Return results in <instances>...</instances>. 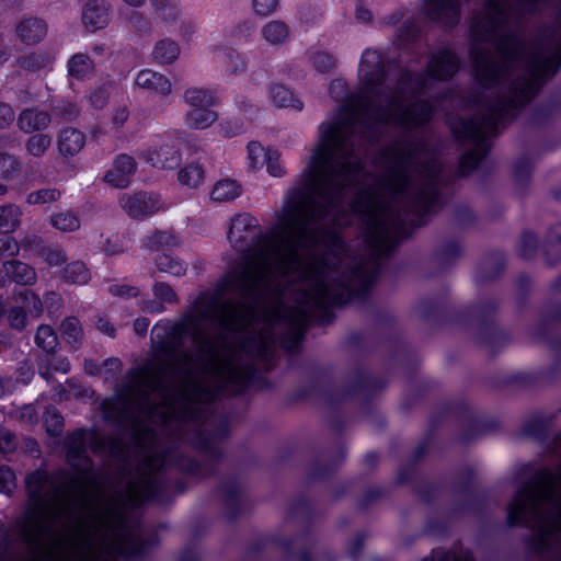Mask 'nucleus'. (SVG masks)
<instances>
[{"label":"nucleus","mask_w":561,"mask_h":561,"mask_svg":"<svg viewBox=\"0 0 561 561\" xmlns=\"http://www.w3.org/2000/svg\"><path fill=\"white\" fill-rule=\"evenodd\" d=\"M449 407H451V401L443 402L437 409V411L430 415L426 430L421 439L425 440L431 445L434 444L438 431L446 421V419L453 417V412L450 409H448Z\"/></svg>","instance_id":"de8ad7c7"},{"label":"nucleus","mask_w":561,"mask_h":561,"mask_svg":"<svg viewBox=\"0 0 561 561\" xmlns=\"http://www.w3.org/2000/svg\"><path fill=\"white\" fill-rule=\"evenodd\" d=\"M61 277L66 283L84 285L90 280L91 274L82 261H73L64 267Z\"/></svg>","instance_id":"0e129e2a"},{"label":"nucleus","mask_w":561,"mask_h":561,"mask_svg":"<svg viewBox=\"0 0 561 561\" xmlns=\"http://www.w3.org/2000/svg\"><path fill=\"white\" fill-rule=\"evenodd\" d=\"M34 342L36 346L47 354L54 355L58 345V335L56 331L47 324H42L37 328Z\"/></svg>","instance_id":"680f3d73"},{"label":"nucleus","mask_w":561,"mask_h":561,"mask_svg":"<svg viewBox=\"0 0 561 561\" xmlns=\"http://www.w3.org/2000/svg\"><path fill=\"white\" fill-rule=\"evenodd\" d=\"M154 264L161 273L175 277L184 276L187 271V265L183 260L167 252L159 253L154 259Z\"/></svg>","instance_id":"5fc2aeb1"},{"label":"nucleus","mask_w":561,"mask_h":561,"mask_svg":"<svg viewBox=\"0 0 561 561\" xmlns=\"http://www.w3.org/2000/svg\"><path fill=\"white\" fill-rule=\"evenodd\" d=\"M135 83L139 88L159 93L161 95L170 94L172 87L170 80L164 75L154 72L150 69H144L139 71Z\"/></svg>","instance_id":"e433bc0d"},{"label":"nucleus","mask_w":561,"mask_h":561,"mask_svg":"<svg viewBox=\"0 0 561 561\" xmlns=\"http://www.w3.org/2000/svg\"><path fill=\"white\" fill-rule=\"evenodd\" d=\"M534 169V162L527 156H523L514 162L513 181L517 188L525 192L529 188Z\"/></svg>","instance_id":"3c124183"},{"label":"nucleus","mask_w":561,"mask_h":561,"mask_svg":"<svg viewBox=\"0 0 561 561\" xmlns=\"http://www.w3.org/2000/svg\"><path fill=\"white\" fill-rule=\"evenodd\" d=\"M103 419L118 427H130L137 430L133 434L134 443L144 442L154 436L153 428L145 426L135 419L126 401L119 398L105 400L102 403Z\"/></svg>","instance_id":"4468645a"},{"label":"nucleus","mask_w":561,"mask_h":561,"mask_svg":"<svg viewBox=\"0 0 561 561\" xmlns=\"http://www.w3.org/2000/svg\"><path fill=\"white\" fill-rule=\"evenodd\" d=\"M518 474H530V478L516 490L513 501L507 505L506 525L510 528L527 526V516L535 504L538 491L557 480L561 481V467L556 474L548 467L535 470L534 465L527 462L519 469Z\"/></svg>","instance_id":"6e6552de"},{"label":"nucleus","mask_w":561,"mask_h":561,"mask_svg":"<svg viewBox=\"0 0 561 561\" xmlns=\"http://www.w3.org/2000/svg\"><path fill=\"white\" fill-rule=\"evenodd\" d=\"M422 13L430 22L455 27L460 21L461 4L459 0H423Z\"/></svg>","instance_id":"a211bd4d"},{"label":"nucleus","mask_w":561,"mask_h":561,"mask_svg":"<svg viewBox=\"0 0 561 561\" xmlns=\"http://www.w3.org/2000/svg\"><path fill=\"white\" fill-rule=\"evenodd\" d=\"M537 387L549 386L561 378V358H556L549 366L534 369Z\"/></svg>","instance_id":"774afa93"},{"label":"nucleus","mask_w":561,"mask_h":561,"mask_svg":"<svg viewBox=\"0 0 561 561\" xmlns=\"http://www.w3.org/2000/svg\"><path fill=\"white\" fill-rule=\"evenodd\" d=\"M47 23L39 18H24L16 27L15 33L19 39L26 46H33L44 39L47 34Z\"/></svg>","instance_id":"c756f323"},{"label":"nucleus","mask_w":561,"mask_h":561,"mask_svg":"<svg viewBox=\"0 0 561 561\" xmlns=\"http://www.w3.org/2000/svg\"><path fill=\"white\" fill-rule=\"evenodd\" d=\"M242 193L241 185L234 180L218 181L211 190L210 197L216 202L232 201L239 197Z\"/></svg>","instance_id":"bf43d9fd"},{"label":"nucleus","mask_w":561,"mask_h":561,"mask_svg":"<svg viewBox=\"0 0 561 561\" xmlns=\"http://www.w3.org/2000/svg\"><path fill=\"white\" fill-rule=\"evenodd\" d=\"M270 94L277 107H291L296 111L304 108V103L284 84H273Z\"/></svg>","instance_id":"864d4df0"},{"label":"nucleus","mask_w":561,"mask_h":561,"mask_svg":"<svg viewBox=\"0 0 561 561\" xmlns=\"http://www.w3.org/2000/svg\"><path fill=\"white\" fill-rule=\"evenodd\" d=\"M15 61L21 69L28 72H36L47 68L53 62V58L49 53L37 50L19 56Z\"/></svg>","instance_id":"603ef678"},{"label":"nucleus","mask_w":561,"mask_h":561,"mask_svg":"<svg viewBox=\"0 0 561 561\" xmlns=\"http://www.w3.org/2000/svg\"><path fill=\"white\" fill-rule=\"evenodd\" d=\"M496 387L513 390H526L537 387L535 371L533 369L505 374L497 379Z\"/></svg>","instance_id":"37998d69"},{"label":"nucleus","mask_w":561,"mask_h":561,"mask_svg":"<svg viewBox=\"0 0 561 561\" xmlns=\"http://www.w3.org/2000/svg\"><path fill=\"white\" fill-rule=\"evenodd\" d=\"M216 491L222 495L225 516L236 523L242 515L241 489L236 480L220 482Z\"/></svg>","instance_id":"b1692460"},{"label":"nucleus","mask_w":561,"mask_h":561,"mask_svg":"<svg viewBox=\"0 0 561 561\" xmlns=\"http://www.w3.org/2000/svg\"><path fill=\"white\" fill-rule=\"evenodd\" d=\"M178 244L174 233L158 229L142 240V247L150 252H167Z\"/></svg>","instance_id":"09e8293b"},{"label":"nucleus","mask_w":561,"mask_h":561,"mask_svg":"<svg viewBox=\"0 0 561 561\" xmlns=\"http://www.w3.org/2000/svg\"><path fill=\"white\" fill-rule=\"evenodd\" d=\"M136 170V160L127 153H121L115 158L113 168L105 173L104 181L114 187L125 188Z\"/></svg>","instance_id":"393cba45"},{"label":"nucleus","mask_w":561,"mask_h":561,"mask_svg":"<svg viewBox=\"0 0 561 561\" xmlns=\"http://www.w3.org/2000/svg\"><path fill=\"white\" fill-rule=\"evenodd\" d=\"M22 211L19 206L7 204L0 206V233L10 234L14 232L21 222Z\"/></svg>","instance_id":"4d7b16f0"},{"label":"nucleus","mask_w":561,"mask_h":561,"mask_svg":"<svg viewBox=\"0 0 561 561\" xmlns=\"http://www.w3.org/2000/svg\"><path fill=\"white\" fill-rule=\"evenodd\" d=\"M542 254L549 267L561 261V222L551 225L542 243Z\"/></svg>","instance_id":"c9c22d12"},{"label":"nucleus","mask_w":561,"mask_h":561,"mask_svg":"<svg viewBox=\"0 0 561 561\" xmlns=\"http://www.w3.org/2000/svg\"><path fill=\"white\" fill-rule=\"evenodd\" d=\"M440 199V192L435 184H428L420 188L412 199L413 213L420 217L432 213Z\"/></svg>","instance_id":"f704fd0d"},{"label":"nucleus","mask_w":561,"mask_h":561,"mask_svg":"<svg viewBox=\"0 0 561 561\" xmlns=\"http://www.w3.org/2000/svg\"><path fill=\"white\" fill-rule=\"evenodd\" d=\"M204 169L199 163L192 162L183 167L178 173V180L182 185L196 188L204 181Z\"/></svg>","instance_id":"338daca9"},{"label":"nucleus","mask_w":561,"mask_h":561,"mask_svg":"<svg viewBox=\"0 0 561 561\" xmlns=\"http://www.w3.org/2000/svg\"><path fill=\"white\" fill-rule=\"evenodd\" d=\"M387 77L388 68L383 55L377 49L366 48L358 66L359 93L351 94L347 82L336 78L329 85V94L337 102L345 101L342 111L350 112L356 107L365 115L374 113V118L379 123H386L385 115L389 114L396 124L405 129H415L427 124L433 116V106L427 101H416L410 107L402 108L400 113H392L371 100V96L381 95L380 87Z\"/></svg>","instance_id":"f257e3e1"},{"label":"nucleus","mask_w":561,"mask_h":561,"mask_svg":"<svg viewBox=\"0 0 561 561\" xmlns=\"http://www.w3.org/2000/svg\"><path fill=\"white\" fill-rule=\"evenodd\" d=\"M333 370L329 366H317L308 386L299 387L286 397L287 405L306 401L312 397H319L323 400L325 392H334L332 388Z\"/></svg>","instance_id":"f3484780"},{"label":"nucleus","mask_w":561,"mask_h":561,"mask_svg":"<svg viewBox=\"0 0 561 561\" xmlns=\"http://www.w3.org/2000/svg\"><path fill=\"white\" fill-rule=\"evenodd\" d=\"M67 69L70 77L83 81L93 75L94 64L87 54L78 53L68 60Z\"/></svg>","instance_id":"8fccbe9b"},{"label":"nucleus","mask_w":561,"mask_h":561,"mask_svg":"<svg viewBox=\"0 0 561 561\" xmlns=\"http://www.w3.org/2000/svg\"><path fill=\"white\" fill-rule=\"evenodd\" d=\"M347 456V449L345 445L340 444L334 448L331 454V459L322 463L318 460H314L307 473V477L311 481L317 480H325L331 478L335 471L343 465Z\"/></svg>","instance_id":"cd10ccee"},{"label":"nucleus","mask_w":561,"mask_h":561,"mask_svg":"<svg viewBox=\"0 0 561 561\" xmlns=\"http://www.w3.org/2000/svg\"><path fill=\"white\" fill-rule=\"evenodd\" d=\"M297 539V536L270 535V541H272V545L280 548L286 557L296 559L297 561H316L310 548H304L298 552L294 550ZM327 561L334 560L331 557H328Z\"/></svg>","instance_id":"79ce46f5"},{"label":"nucleus","mask_w":561,"mask_h":561,"mask_svg":"<svg viewBox=\"0 0 561 561\" xmlns=\"http://www.w3.org/2000/svg\"><path fill=\"white\" fill-rule=\"evenodd\" d=\"M174 467L180 472L196 478H213L217 476L216 465H204L203 461L185 454L176 456Z\"/></svg>","instance_id":"473e14b6"},{"label":"nucleus","mask_w":561,"mask_h":561,"mask_svg":"<svg viewBox=\"0 0 561 561\" xmlns=\"http://www.w3.org/2000/svg\"><path fill=\"white\" fill-rule=\"evenodd\" d=\"M448 409L451 410L453 417L463 425L456 436L459 444L468 445L483 435L497 431L501 426L496 417L479 416L465 399L453 400Z\"/></svg>","instance_id":"1a4fd4ad"},{"label":"nucleus","mask_w":561,"mask_h":561,"mask_svg":"<svg viewBox=\"0 0 561 561\" xmlns=\"http://www.w3.org/2000/svg\"><path fill=\"white\" fill-rule=\"evenodd\" d=\"M60 331L64 340L73 348L81 345L83 331L80 321L76 317H67L60 324Z\"/></svg>","instance_id":"69168bd1"},{"label":"nucleus","mask_w":561,"mask_h":561,"mask_svg":"<svg viewBox=\"0 0 561 561\" xmlns=\"http://www.w3.org/2000/svg\"><path fill=\"white\" fill-rule=\"evenodd\" d=\"M3 270L8 278L19 285H32L36 280L35 270L31 265L19 260H9L3 262Z\"/></svg>","instance_id":"a18cd8bd"},{"label":"nucleus","mask_w":561,"mask_h":561,"mask_svg":"<svg viewBox=\"0 0 561 561\" xmlns=\"http://www.w3.org/2000/svg\"><path fill=\"white\" fill-rule=\"evenodd\" d=\"M345 121L322 122L319 126V141L313 149L308 165L301 173L302 183L288 191L284 215L280 219L283 226L305 229L304 210L313 199L317 183L327 190L331 179L341 174H357L364 171L359 160L350 163L348 168L336 169L337 151L342 146L341 129Z\"/></svg>","instance_id":"f03ea898"},{"label":"nucleus","mask_w":561,"mask_h":561,"mask_svg":"<svg viewBox=\"0 0 561 561\" xmlns=\"http://www.w3.org/2000/svg\"><path fill=\"white\" fill-rule=\"evenodd\" d=\"M85 145V135L73 127L64 128L58 137V150L65 157L76 156Z\"/></svg>","instance_id":"ea45409f"},{"label":"nucleus","mask_w":561,"mask_h":561,"mask_svg":"<svg viewBox=\"0 0 561 561\" xmlns=\"http://www.w3.org/2000/svg\"><path fill=\"white\" fill-rule=\"evenodd\" d=\"M118 529L123 531V539L113 547L115 554L128 558L145 553L148 541L138 538L129 530L124 516L119 517Z\"/></svg>","instance_id":"c85d7f7f"},{"label":"nucleus","mask_w":561,"mask_h":561,"mask_svg":"<svg viewBox=\"0 0 561 561\" xmlns=\"http://www.w3.org/2000/svg\"><path fill=\"white\" fill-rule=\"evenodd\" d=\"M438 387V383L431 378H422L420 379L415 388L410 390L403 398L401 402V409L404 412H409L413 410L419 401L427 397L430 393L434 392Z\"/></svg>","instance_id":"49530a36"},{"label":"nucleus","mask_w":561,"mask_h":561,"mask_svg":"<svg viewBox=\"0 0 561 561\" xmlns=\"http://www.w3.org/2000/svg\"><path fill=\"white\" fill-rule=\"evenodd\" d=\"M352 278L359 279L362 282L358 288H353L345 282H335L340 290L330 294L327 288V296L323 299L332 307H344L355 298H363L368 294L371 286L374 285L378 272H369L364 264H357L350 268Z\"/></svg>","instance_id":"ddd939ff"},{"label":"nucleus","mask_w":561,"mask_h":561,"mask_svg":"<svg viewBox=\"0 0 561 561\" xmlns=\"http://www.w3.org/2000/svg\"><path fill=\"white\" fill-rule=\"evenodd\" d=\"M506 265L507 256L504 251L497 249L488 251L476 270L477 285L482 286L499 279L505 272Z\"/></svg>","instance_id":"6ab92c4d"},{"label":"nucleus","mask_w":561,"mask_h":561,"mask_svg":"<svg viewBox=\"0 0 561 561\" xmlns=\"http://www.w3.org/2000/svg\"><path fill=\"white\" fill-rule=\"evenodd\" d=\"M552 536V530L545 528L536 535L525 537L523 542L529 553L541 556L550 549Z\"/></svg>","instance_id":"e2e57ef3"},{"label":"nucleus","mask_w":561,"mask_h":561,"mask_svg":"<svg viewBox=\"0 0 561 561\" xmlns=\"http://www.w3.org/2000/svg\"><path fill=\"white\" fill-rule=\"evenodd\" d=\"M179 55V44L170 38L158 41L152 50L153 59L161 65H170L174 62Z\"/></svg>","instance_id":"6e6d98bb"},{"label":"nucleus","mask_w":561,"mask_h":561,"mask_svg":"<svg viewBox=\"0 0 561 561\" xmlns=\"http://www.w3.org/2000/svg\"><path fill=\"white\" fill-rule=\"evenodd\" d=\"M424 145L416 140H398L379 151L377 159L392 163L388 178L391 182H403L409 178L408 165L423 151Z\"/></svg>","instance_id":"9b49d317"},{"label":"nucleus","mask_w":561,"mask_h":561,"mask_svg":"<svg viewBox=\"0 0 561 561\" xmlns=\"http://www.w3.org/2000/svg\"><path fill=\"white\" fill-rule=\"evenodd\" d=\"M556 415H533L526 420L522 426L524 436L533 438L537 442L543 443L550 436L551 427L553 426Z\"/></svg>","instance_id":"2f4dec72"},{"label":"nucleus","mask_w":561,"mask_h":561,"mask_svg":"<svg viewBox=\"0 0 561 561\" xmlns=\"http://www.w3.org/2000/svg\"><path fill=\"white\" fill-rule=\"evenodd\" d=\"M422 30L412 19L405 20L396 32V43L401 46H411L421 39Z\"/></svg>","instance_id":"052dcab7"},{"label":"nucleus","mask_w":561,"mask_h":561,"mask_svg":"<svg viewBox=\"0 0 561 561\" xmlns=\"http://www.w3.org/2000/svg\"><path fill=\"white\" fill-rule=\"evenodd\" d=\"M543 84L545 78H539L538 73L528 69V76L512 83L507 95L499 96L495 100H484L480 93H477L471 95L468 102L485 107L488 115L483 117V123L489 129L494 130L503 119H516L518 112L538 95Z\"/></svg>","instance_id":"39448f33"},{"label":"nucleus","mask_w":561,"mask_h":561,"mask_svg":"<svg viewBox=\"0 0 561 561\" xmlns=\"http://www.w3.org/2000/svg\"><path fill=\"white\" fill-rule=\"evenodd\" d=\"M82 22L91 32L107 25L108 8L103 1L88 0L82 8Z\"/></svg>","instance_id":"7c9ffc66"},{"label":"nucleus","mask_w":561,"mask_h":561,"mask_svg":"<svg viewBox=\"0 0 561 561\" xmlns=\"http://www.w3.org/2000/svg\"><path fill=\"white\" fill-rule=\"evenodd\" d=\"M50 123V115L46 111L36 108L23 110L18 118V126L24 133L45 129Z\"/></svg>","instance_id":"c03bdc74"},{"label":"nucleus","mask_w":561,"mask_h":561,"mask_svg":"<svg viewBox=\"0 0 561 561\" xmlns=\"http://www.w3.org/2000/svg\"><path fill=\"white\" fill-rule=\"evenodd\" d=\"M122 206L129 217L144 219L159 209V197L156 194L138 192L126 198H122Z\"/></svg>","instance_id":"412c9836"},{"label":"nucleus","mask_w":561,"mask_h":561,"mask_svg":"<svg viewBox=\"0 0 561 561\" xmlns=\"http://www.w3.org/2000/svg\"><path fill=\"white\" fill-rule=\"evenodd\" d=\"M526 48L525 41L518 34L508 32L497 41V61L491 59L485 51L472 53L476 81L484 89L494 88L510 72L514 64L525 55Z\"/></svg>","instance_id":"0eeeda50"},{"label":"nucleus","mask_w":561,"mask_h":561,"mask_svg":"<svg viewBox=\"0 0 561 561\" xmlns=\"http://www.w3.org/2000/svg\"><path fill=\"white\" fill-rule=\"evenodd\" d=\"M202 321L204 320L191 311L179 321V329L186 336L192 337L194 345L198 347L201 353L214 357L216 353L214 341L205 334L196 333Z\"/></svg>","instance_id":"a878e982"},{"label":"nucleus","mask_w":561,"mask_h":561,"mask_svg":"<svg viewBox=\"0 0 561 561\" xmlns=\"http://www.w3.org/2000/svg\"><path fill=\"white\" fill-rule=\"evenodd\" d=\"M561 68V48L557 45L546 56L536 57L529 67L539 78L548 79L554 77Z\"/></svg>","instance_id":"72a5a7b5"},{"label":"nucleus","mask_w":561,"mask_h":561,"mask_svg":"<svg viewBox=\"0 0 561 561\" xmlns=\"http://www.w3.org/2000/svg\"><path fill=\"white\" fill-rule=\"evenodd\" d=\"M461 68L459 55L448 47H443L433 53L426 64L423 75L407 71L404 77L417 88L424 85L423 76L438 82L451 80Z\"/></svg>","instance_id":"f8f14e48"},{"label":"nucleus","mask_w":561,"mask_h":561,"mask_svg":"<svg viewBox=\"0 0 561 561\" xmlns=\"http://www.w3.org/2000/svg\"><path fill=\"white\" fill-rule=\"evenodd\" d=\"M462 252L463 249L460 242L456 239H449L434 250L433 260L442 270H447L457 263Z\"/></svg>","instance_id":"4c0bfd02"},{"label":"nucleus","mask_w":561,"mask_h":561,"mask_svg":"<svg viewBox=\"0 0 561 561\" xmlns=\"http://www.w3.org/2000/svg\"><path fill=\"white\" fill-rule=\"evenodd\" d=\"M252 279L250 272L247 268L241 271H231L224 274L213 290L201 291L193 302V310L204 321L216 320L220 334V340H226L222 332H234V327L231 321L221 318L217 314L218 310H226L233 307L232 301L224 300L228 291H239L249 295L252 291L250 280Z\"/></svg>","instance_id":"423d86ee"},{"label":"nucleus","mask_w":561,"mask_h":561,"mask_svg":"<svg viewBox=\"0 0 561 561\" xmlns=\"http://www.w3.org/2000/svg\"><path fill=\"white\" fill-rule=\"evenodd\" d=\"M179 328V322H176L172 327L168 328V330H164L163 334H160L158 332V324L153 327L152 334L158 341L156 350L157 355L163 356L168 359L179 358L182 340L187 337Z\"/></svg>","instance_id":"4be33fe9"},{"label":"nucleus","mask_w":561,"mask_h":561,"mask_svg":"<svg viewBox=\"0 0 561 561\" xmlns=\"http://www.w3.org/2000/svg\"><path fill=\"white\" fill-rule=\"evenodd\" d=\"M49 481V474L44 469H36L25 477L27 503L24 518L28 523H37L46 518L55 505V495L44 492Z\"/></svg>","instance_id":"9d476101"},{"label":"nucleus","mask_w":561,"mask_h":561,"mask_svg":"<svg viewBox=\"0 0 561 561\" xmlns=\"http://www.w3.org/2000/svg\"><path fill=\"white\" fill-rule=\"evenodd\" d=\"M227 239L236 251L244 252L250 250L261 240L257 219L248 213L236 215L231 218Z\"/></svg>","instance_id":"2eb2a0df"},{"label":"nucleus","mask_w":561,"mask_h":561,"mask_svg":"<svg viewBox=\"0 0 561 561\" xmlns=\"http://www.w3.org/2000/svg\"><path fill=\"white\" fill-rule=\"evenodd\" d=\"M319 515L314 503L305 495L296 497L286 508V519L288 520L314 522Z\"/></svg>","instance_id":"a19ab883"},{"label":"nucleus","mask_w":561,"mask_h":561,"mask_svg":"<svg viewBox=\"0 0 561 561\" xmlns=\"http://www.w3.org/2000/svg\"><path fill=\"white\" fill-rule=\"evenodd\" d=\"M293 327L279 337V345L286 351L299 350L308 329V312L305 309H296L290 317Z\"/></svg>","instance_id":"bb28decb"},{"label":"nucleus","mask_w":561,"mask_h":561,"mask_svg":"<svg viewBox=\"0 0 561 561\" xmlns=\"http://www.w3.org/2000/svg\"><path fill=\"white\" fill-rule=\"evenodd\" d=\"M213 106H202L192 108L186 115V124L195 129H205L209 127L218 117L211 110Z\"/></svg>","instance_id":"13d9d810"},{"label":"nucleus","mask_w":561,"mask_h":561,"mask_svg":"<svg viewBox=\"0 0 561 561\" xmlns=\"http://www.w3.org/2000/svg\"><path fill=\"white\" fill-rule=\"evenodd\" d=\"M481 126L489 128L483 119L478 122L474 118L458 117L450 124L449 129L457 142L469 144L481 131Z\"/></svg>","instance_id":"58836bf2"},{"label":"nucleus","mask_w":561,"mask_h":561,"mask_svg":"<svg viewBox=\"0 0 561 561\" xmlns=\"http://www.w3.org/2000/svg\"><path fill=\"white\" fill-rule=\"evenodd\" d=\"M144 159L153 168L174 170L182 161L180 144L171 136H162L154 146L145 151Z\"/></svg>","instance_id":"dca6fc26"},{"label":"nucleus","mask_w":561,"mask_h":561,"mask_svg":"<svg viewBox=\"0 0 561 561\" xmlns=\"http://www.w3.org/2000/svg\"><path fill=\"white\" fill-rule=\"evenodd\" d=\"M499 301L494 298L480 299L456 306L447 293L423 298L417 305L422 320L436 327H457L468 329L477 324L476 343L496 355L511 341L506 331L501 329L495 317Z\"/></svg>","instance_id":"7ed1b4c3"},{"label":"nucleus","mask_w":561,"mask_h":561,"mask_svg":"<svg viewBox=\"0 0 561 561\" xmlns=\"http://www.w3.org/2000/svg\"><path fill=\"white\" fill-rule=\"evenodd\" d=\"M66 461L71 467L73 476L69 482L87 481L94 474L93 460L87 448L73 446L66 448Z\"/></svg>","instance_id":"5701e85b"},{"label":"nucleus","mask_w":561,"mask_h":561,"mask_svg":"<svg viewBox=\"0 0 561 561\" xmlns=\"http://www.w3.org/2000/svg\"><path fill=\"white\" fill-rule=\"evenodd\" d=\"M388 380L385 377L376 376L365 369H357L351 381L345 383L341 390L325 392L323 401L330 414L327 417L329 427L336 435H342L346 428V419L341 407L347 400L360 397L359 407L367 414L374 409V398L385 390Z\"/></svg>","instance_id":"20e7f679"},{"label":"nucleus","mask_w":561,"mask_h":561,"mask_svg":"<svg viewBox=\"0 0 561 561\" xmlns=\"http://www.w3.org/2000/svg\"><path fill=\"white\" fill-rule=\"evenodd\" d=\"M476 472L471 467L466 468L455 483L457 493L466 495L461 510L477 512L482 510L486 503V495L474 492Z\"/></svg>","instance_id":"aec40b11"}]
</instances>
